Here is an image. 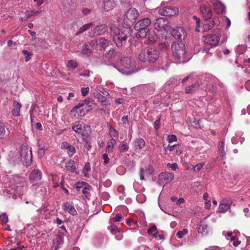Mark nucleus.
Masks as SVG:
<instances>
[{
    "mask_svg": "<svg viewBox=\"0 0 250 250\" xmlns=\"http://www.w3.org/2000/svg\"><path fill=\"white\" fill-rule=\"evenodd\" d=\"M106 97H102L101 98H99V101L103 105H108L110 104V103L109 101H107L106 98Z\"/></svg>",
    "mask_w": 250,
    "mask_h": 250,
    "instance_id": "obj_52",
    "label": "nucleus"
},
{
    "mask_svg": "<svg viewBox=\"0 0 250 250\" xmlns=\"http://www.w3.org/2000/svg\"><path fill=\"white\" fill-rule=\"evenodd\" d=\"M138 11L135 8L131 7L124 14L123 25L117 27L115 25L110 27V35L116 46L123 47L131 40L132 30V25L135 22L139 16Z\"/></svg>",
    "mask_w": 250,
    "mask_h": 250,
    "instance_id": "obj_1",
    "label": "nucleus"
},
{
    "mask_svg": "<svg viewBox=\"0 0 250 250\" xmlns=\"http://www.w3.org/2000/svg\"><path fill=\"white\" fill-rule=\"evenodd\" d=\"M231 241L233 242V245L234 247L238 246L241 243V241L236 237H232L231 238Z\"/></svg>",
    "mask_w": 250,
    "mask_h": 250,
    "instance_id": "obj_51",
    "label": "nucleus"
},
{
    "mask_svg": "<svg viewBox=\"0 0 250 250\" xmlns=\"http://www.w3.org/2000/svg\"><path fill=\"white\" fill-rule=\"evenodd\" d=\"M57 242L58 245H57V247L55 248L56 250H57L58 249H59V245H60L63 243V236L62 235L58 236L57 238Z\"/></svg>",
    "mask_w": 250,
    "mask_h": 250,
    "instance_id": "obj_49",
    "label": "nucleus"
},
{
    "mask_svg": "<svg viewBox=\"0 0 250 250\" xmlns=\"http://www.w3.org/2000/svg\"><path fill=\"white\" fill-rule=\"evenodd\" d=\"M65 167L68 171L78 173V172L77 171V167L73 160H70L67 162L65 163Z\"/></svg>",
    "mask_w": 250,
    "mask_h": 250,
    "instance_id": "obj_22",
    "label": "nucleus"
},
{
    "mask_svg": "<svg viewBox=\"0 0 250 250\" xmlns=\"http://www.w3.org/2000/svg\"><path fill=\"white\" fill-rule=\"evenodd\" d=\"M71 145L67 142H63L62 144L61 147L62 149H67L70 147Z\"/></svg>",
    "mask_w": 250,
    "mask_h": 250,
    "instance_id": "obj_64",
    "label": "nucleus"
},
{
    "mask_svg": "<svg viewBox=\"0 0 250 250\" xmlns=\"http://www.w3.org/2000/svg\"><path fill=\"white\" fill-rule=\"evenodd\" d=\"M39 13H40V12L38 11H27V12H26L25 15L26 16V18L28 19L34 15H37L39 14Z\"/></svg>",
    "mask_w": 250,
    "mask_h": 250,
    "instance_id": "obj_48",
    "label": "nucleus"
},
{
    "mask_svg": "<svg viewBox=\"0 0 250 250\" xmlns=\"http://www.w3.org/2000/svg\"><path fill=\"white\" fill-rule=\"evenodd\" d=\"M116 144V141L114 138H112L107 143L105 151L106 152H110L112 151V149L114 146Z\"/></svg>",
    "mask_w": 250,
    "mask_h": 250,
    "instance_id": "obj_31",
    "label": "nucleus"
},
{
    "mask_svg": "<svg viewBox=\"0 0 250 250\" xmlns=\"http://www.w3.org/2000/svg\"><path fill=\"white\" fill-rule=\"evenodd\" d=\"M38 147V156L39 158H41L44 156L45 151L47 149V147L42 144H39Z\"/></svg>",
    "mask_w": 250,
    "mask_h": 250,
    "instance_id": "obj_33",
    "label": "nucleus"
},
{
    "mask_svg": "<svg viewBox=\"0 0 250 250\" xmlns=\"http://www.w3.org/2000/svg\"><path fill=\"white\" fill-rule=\"evenodd\" d=\"M232 202L229 199H224L222 200L219 204V212L221 213L226 212L230 208Z\"/></svg>",
    "mask_w": 250,
    "mask_h": 250,
    "instance_id": "obj_18",
    "label": "nucleus"
},
{
    "mask_svg": "<svg viewBox=\"0 0 250 250\" xmlns=\"http://www.w3.org/2000/svg\"><path fill=\"white\" fill-rule=\"evenodd\" d=\"M91 169V167L89 163L87 162L86 163L84 167L83 170V173L84 174V176L86 177H89V174L88 173V172L90 171Z\"/></svg>",
    "mask_w": 250,
    "mask_h": 250,
    "instance_id": "obj_39",
    "label": "nucleus"
},
{
    "mask_svg": "<svg viewBox=\"0 0 250 250\" xmlns=\"http://www.w3.org/2000/svg\"><path fill=\"white\" fill-rule=\"evenodd\" d=\"M219 40L218 35L216 34H208L204 37V41L206 43L214 46L217 45Z\"/></svg>",
    "mask_w": 250,
    "mask_h": 250,
    "instance_id": "obj_14",
    "label": "nucleus"
},
{
    "mask_svg": "<svg viewBox=\"0 0 250 250\" xmlns=\"http://www.w3.org/2000/svg\"><path fill=\"white\" fill-rule=\"evenodd\" d=\"M108 30V26L105 24H100L97 25L94 28H92L89 31V35L91 37L103 35Z\"/></svg>",
    "mask_w": 250,
    "mask_h": 250,
    "instance_id": "obj_9",
    "label": "nucleus"
},
{
    "mask_svg": "<svg viewBox=\"0 0 250 250\" xmlns=\"http://www.w3.org/2000/svg\"><path fill=\"white\" fill-rule=\"evenodd\" d=\"M177 141V137L175 135H168V141L169 143Z\"/></svg>",
    "mask_w": 250,
    "mask_h": 250,
    "instance_id": "obj_61",
    "label": "nucleus"
},
{
    "mask_svg": "<svg viewBox=\"0 0 250 250\" xmlns=\"http://www.w3.org/2000/svg\"><path fill=\"white\" fill-rule=\"evenodd\" d=\"M154 27L158 30H164L167 32L170 31L171 27L169 25L168 21L166 18H159L153 21Z\"/></svg>",
    "mask_w": 250,
    "mask_h": 250,
    "instance_id": "obj_7",
    "label": "nucleus"
},
{
    "mask_svg": "<svg viewBox=\"0 0 250 250\" xmlns=\"http://www.w3.org/2000/svg\"><path fill=\"white\" fill-rule=\"evenodd\" d=\"M89 45L94 49L97 50H99L98 40L94 39L89 42Z\"/></svg>",
    "mask_w": 250,
    "mask_h": 250,
    "instance_id": "obj_40",
    "label": "nucleus"
},
{
    "mask_svg": "<svg viewBox=\"0 0 250 250\" xmlns=\"http://www.w3.org/2000/svg\"><path fill=\"white\" fill-rule=\"evenodd\" d=\"M107 229L110 232L113 234H115L117 232H119L120 231V229H119L116 225H112L107 227Z\"/></svg>",
    "mask_w": 250,
    "mask_h": 250,
    "instance_id": "obj_41",
    "label": "nucleus"
},
{
    "mask_svg": "<svg viewBox=\"0 0 250 250\" xmlns=\"http://www.w3.org/2000/svg\"><path fill=\"white\" fill-rule=\"evenodd\" d=\"M204 166L203 163H199L196 165L195 166H194V171H199L201 169L202 167Z\"/></svg>",
    "mask_w": 250,
    "mask_h": 250,
    "instance_id": "obj_58",
    "label": "nucleus"
},
{
    "mask_svg": "<svg viewBox=\"0 0 250 250\" xmlns=\"http://www.w3.org/2000/svg\"><path fill=\"white\" fill-rule=\"evenodd\" d=\"M13 109L12 111V115L15 117H18L20 115V110L21 104L16 100L13 102Z\"/></svg>",
    "mask_w": 250,
    "mask_h": 250,
    "instance_id": "obj_23",
    "label": "nucleus"
},
{
    "mask_svg": "<svg viewBox=\"0 0 250 250\" xmlns=\"http://www.w3.org/2000/svg\"><path fill=\"white\" fill-rule=\"evenodd\" d=\"M98 40L99 50H101L108 46L109 41L104 38H100Z\"/></svg>",
    "mask_w": 250,
    "mask_h": 250,
    "instance_id": "obj_28",
    "label": "nucleus"
},
{
    "mask_svg": "<svg viewBox=\"0 0 250 250\" xmlns=\"http://www.w3.org/2000/svg\"><path fill=\"white\" fill-rule=\"evenodd\" d=\"M171 50L177 63H185L189 60L183 43L174 42L171 45Z\"/></svg>",
    "mask_w": 250,
    "mask_h": 250,
    "instance_id": "obj_2",
    "label": "nucleus"
},
{
    "mask_svg": "<svg viewBox=\"0 0 250 250\" xmlns=\"http://www.w3.org/2000/svg\"><path fill=\"white\" fill-rule=\"evenodd\" d=\"M178 13V9L176 7L167 6L161 8L159 13L164 16L172 17L176 15Z\"/></svg>",
    "mask_w": 250,
    "mask_h": 250,
    "instance_id": "obj_11",
    "label": "nucleus"
},
{
    "mask_svg": "<svg viewBox=\"0 0 250 250\" xmlns=\"http://www.w3.org/2000/svg\"><path fill=\"white\" fill-rule=\"evenodd\" d=\"M23 54L25 55V60L26 62L29 61L30 59V55L31 54L28 52V51L26 50H22Z\"/></svg>",
    "mask_w": 250,
    "mask_h": 250,
    "instance_id": "obj_53",
    "label": "nucleus"
},
{
    "mask_svg": "<svg viewBox=\"0 0 250 250\" xmlns=\"http://www.w3.org/2000/svg\"><path fill=\"white\" fill-rule=\"evenodd\" d=\"M96 89H97V92L102 94V97L104 98L109 95L108 92L104 90V89H100V88H99L98 87H97Z\"/></svg>",
    "mask_w": 250,
    "mask_h": 250,
    "instance_id": "obj_50",
    "label": "nucleus"
},
{
    "mask_svg": "<svg viewBox=\"0 0 250 250\" xmlns=\"http://www.w3.org/2000/svg\"><path fill=\"white\" fill-rule=\"evenodd\" d=\"M91 109V105L83 106V104L80 103L72 108L71 112H76L78 117H83Z\"/></svg>",
    "mask_w": 250,
    "mask_h": 250,
    "instance_id": "obj_13",
    "label": "nucleus"
},
{
    "mask_svg": "<svg viewBox=\"0 0 250 250\" xmlns=\"http://www.w3.org/2000/svg\"><path fill=\"white\" fill-rule=\"evenodd\" d=\"M168 168H170L172 170L175 171L178 168V165L176 163L170 164L168 163L167 165Z\"/></svg>",
    "mask_w": 250,
    "mask_h": 250,
    "instance_id": "obj_54",
    "label": "nucleus"
},
{
    "mask_svg": "<svg viewBox=\"0 0 250 250\" xmlns=\"http://www.w3.org/2000/svg\"><path fill=\"white\" fill-rule=\"evenodd\" d=\"M122 218V215L120 214H117L116 215L115 217L113 218L112 220L114 222H116L120 221L121 220Z\"/></svg>",
    "mask_w": 250,
    "mask_h": 250,
    "instance_id": "obj_62",
    "label": "nucleus"
},
{
    "mask_svg": "<svg viewBox=\"0 0 250 250\" xmlns=\"http://www.w3.org/2000/svg\"><path fill=\"white\" fill-rule=\"evenodd\" d=\"M157 230V228L155 226H153L150 227L147 230V232L148 234H152L154 232H156Z\"/></svg>",
    "mask_w": 250,
    "mask_h": 250,
    "instance_id": "obj_63",
    "label": "nucleus"
},
{
    "mask_svg": "<svg viewBox=\"0 0 250 250\" xmlns=\"http://www.w3.org/2000/svg\"><path fill=\"white\" fill-rule=\"evenodd\" d=\"M218 150L221 157H224L226 155V151L225 148V143L223 141H220L218 143Z\"/></svg>",
    "mask_w": 250,
    "mask_h": 250,
    "instance_id": "obj_35",
    "label": "nucleus"
},
{
    "mask_svg": "<svg viewBox=\"0 0 250 250\" xmlns=\"http://www.w3.org/2000/svg\"><path fill=\"white\" fill-rule=\"evenodd\" d=\"M103 159L104 160V164L106 165L109 163V159L108 158V155L106 153H104L102 155Z\"/></svg>",
    "mask_w": 250,
    "mask_h": 250,
    "instance_id": "obj_59",
    "label": "nucleus"
},
{
    "mask_svg": "<svg viewBox=\"0 0 250 250\" xmlns=\"http://www.w3.org/2000/svg\"><path fill=\"white\" fill-rule=\"evenodd\" d=\"M82 94L83 96H85L89 91V88L88 87H82L81 89Z\"/></svg>",
    "mask_w": 250,
    "mask_h": 250,
    "instance_id": "obj_55",
    "label": "nucleus"
},
{
    "mask_svg": "<svg viewBox=\"0 0 250 250\" xmlns=\"http://www.w3.org/2000/svg\"><path fill=\"white\" fill-rule=\"evenodd\" d=\"M151 24V20L148 18H144L137 21L134 25V28L137 31V38H144L146 36L149 29L148 27Z\"/></svg>",
    "mask_w": 250,
    "mask_h": 250,
    "instance_id": "obj_4",
    "label": "nucleus"
},
{
    "mask_svg": "<svg viewBox=\"0 0 250 250\" xmlns=\"http://www.w3.org/2000/svg\"><path fill=\"white\" fill-rule=\"evenodd\" d=\"M208 225L205 223V221H201L200 225L198 228V233L207 234L208 233Z\"/></svg>",
    "mask_w": 250,
    "mask_h": 250,
    "instance_id": "obj_26",
    "label": "nucleus"
},
{
    "mask_svg": "<svg viewBox=\"0 0 250 250\" xmlns=\"http://www.w3.org/2000/svg\"><path fill=\"white\" fill-rule=\"evenodd\" d=\"M199 86V83L198 82H196L194 83L191 84V85L186 87L185 92L187 94L191 93L193 91L194 88L196 87H198Z\"/></svg>",
    "mask_w": 250,
    "mask_h": 250,
    "instance_id": "obj_32",
    "label": "nucleus"
},
{
    "mask_svg": "<svg viewBox=\"0 0 250 250\" xmlns=\"http://www.w3.org/2000/svg\"><path fill=\"white\" fill-rule=\"evenodd\" d=\"M104 9L106 11L112 10L116 6L115 0H103Z\"/></svg>",
    "mask_w": 250,
    "mask_h": 250,
    "instance_id": "obj_20",
    "label": "nucleus"
},
{
    "mask_svg": "<svg viewBox=\"0 0 250 250\" xmlns=\"http://www.w3.org/2000/svg\"><path fill=\"white\" fill-rule=\"evenodd\" d=\"M145 146V142L142 138L136 139L133 142V147L136 150H141Z\"/></svg>",
    "mask_w": 250,
    "mask_h": 250,
    "instance_id": "obj_24",
    "label": "nucleus"
},
{
    "mask_svg": "<svg viewBox=\"0 0 250 250\" xmlns=\"http://www.w3.org/2000/svg\"><path fill=\"white\" fill-rule=\"evenodd\" d=\"M13 181L17 187H23L26 185L24 178L18 175L14 176Z\"/></svg>",
    "mask_w": 250,
    "mask_h": 250,
    "instance_id": "obj_21",
    "label": "nucleus"
},
{
    "mask_svg": "<svg viewBox=\"0 0 250 250\" xmlns=\"http://www.w3.org/2000/svg\"><path fill=\"white\" fill-rule=\"evenodd\" d=\"M171 35L177 40H182L187 36V33L184 28L178 27L171 31Z\"/></svg>",
    "mask_w": 250,
    "mask_h": 250,
    "instance_id": "obj_15",
    "label": "nucleus"
},
{
    "mask_svg": "<svg viewBox=\"0 0 250 250\" xmlns=\"http://www.w3.org/2000/svg\"><path fill=\"white\" fill-rule=\"evenodd\" d=\"M86 128L90 129V126L86 125L79 121L76 122L72 126V130L76 133L81 134L83 137L87 136V135L83 132V130Z\"/></svg>",
    "mask_w": 250,
    "mask_h": 250,
    "instance_id": "obj_12",
    "label": "nucleus"
},
{
    "mask_svg": "<svg viewBox=\"0 0 250 250\" xmlns=\"http://www.w3.org/2000/svg\"><path fill=\"white\" fill-rule=\"evenodd\" d=\"M114 52V50L113 48L110 49L108 51H106L104 54V56L107 59H109L110 57L113 55Z\"/></svg>",
    "mask_w": 250,
    "mask_h": 250,
    "instance_id": "obj_45",
    "label": "nucleus"
},
{
    "mask_svg": "<svg viewBox=\"0 0 250 250\" xmlns=\"http://www.w3.org/2000/svg\"><path fill=\"white\" fill-rule=\"evenodd\" d=\"M205 80L209 83L208 84V89L212 93H215L217 89L215 84L216 82L217 81L216 78L212 75H209L205 77Z\"/></svg>",
    "mask_w": 250,
    "mask_h": 250,
    "instance_id": "obj_16",
    "label": "nucleus"
},
{
    "mask_svg": "<svg viewBox=\"0 0 250 250\" xmlns=\"http://www.w3.org/2000/svg\"><path fill=\"white\" fill-rule=\"evenodd\" d=\"M42 177V173L38 169H34L29 175V179L31 183H36L40 181Z\"/></svg>",
    "mask_w": 250,
    "mask_h": 250,
    "instance_id": "obj_17",
    "label": "nucleus"
},
{
    "mask_svg": "<svg viewBox=\"0 0 250 250\" xmlns=\"http://www.w3.org/2000/svg\"><path fill=\"white\" fill-rule=\"evenodd\" d=\"M121 65L128 70L127 74H131L137 72L138 69L136 68V62L132 57H124L121 59Z\"/></svg>",
    "mask_w": 250,
    "mask_h": 250,
    "instance_id": "obj_6",
    "label": "nucleus"
},
{
    "mask_svg": "<svg viewBox=\"0 0 250 250\" xmlns=\"http://www.w3.org/2000/svg\"><path fill=\"white\" fill-rule=\"evenodd\" d=\"M63 208L64 210L67 211L72 215H75L77 213L73 206L69 202H66V203H64L63 205Z\"/></svg>",
    "mask_w": 250,
    "mask_h": 250,
    "instance_id": "obj_25",
    "label": "nucleus"
},
{
    "mask_svg": "<svg viewBox=\"0 0 250 250\" xmlns=\"http://www.w3.org/2000/svg\"><path fill=\"white\" fill-rule=\"evenodd\" d=\"M147 34L149 43H153L156 41L157 39V36L153 30L151 31V29H150Z\"/></svg>",
    "mask_w": 250,
    "mask_h": 250,
    "instance_id": "obj_30",
    "label": "nucleus"
},
{
    "mask_svg": "<svg viewBox=\"0 0 250 250\" xmlns=\"http://www.w3.org/2000/svg\"><path fill=\"white\" fill-rule=\"evenodd\" d=\"M160 56L159 51L153 48H145L141 50L138 55V59L142 62L155 63Z\"/></svg>",
    "mask_w": 250,
    "mask_h": 250,
    "instance_id": "obj_3",
    "label": "nucleus"
},
{
    "mask_svg": "<svg viewBox=\"0 0 250 250\" xmlns=\"http://www.w3.org/2000/svg\"><path fill=\"white\" fill-rule=\"evenodd\" d=\"M76 152L75 148L72 145L70 146L69 148L67 149V153L70 157L72 156Z\"/></svg>",
    "mask_w": 250,
    "mask_h": 250,
    "instance_id": "obj_47",
    "label": "nucleus"
},
{
    "mask_svg": "<svg viewBox=\"0 0 250 250\" xmlns=\"http://www.w3.org/2000/svg\"><path fill=\"white\" fill-rule=\"evenodd\" d=\"M75 188L78 191L82 190V192L84 195V198L90 199L91 196L90 191L91 187L89 185L84 182H79L75 184Z\"/></svg>",
    "mask_w": 250,
    "mask_h": 250,
    "instance_id": "obj_8",
    "label": "nucleus"
},
{
    "mask_svg": "<svg viewBox=\"0 0 250 250\" xmlns=\"http://www.w3.org/2000/svg\"><path fill=\"white\" fill-rule=\"evenodd\" d=\"M81 52L86 56H89L91 54V50L88 44H84L82 46Z\"/></svg>",
    "mask_w": 250,
    "mask_h": 250,
    "instance_id": "obj_34",
    "label": "nucleus"
},
{
    "mask_svg": "<svg viewBox=\"0 0 250 250\" xmlns=\"http://www.w3.org/2000/svg\"><path fill=\"white\" fill-rule=\"evenodd\" d=\"M174 179V174L168 172L161 173L158 176V182L161 185L170 183Z\"/></svg>",
    "mask_w": 250,
    "mask_h": 250,
    "instance_id": "obj_10",
    "label": "nucleus"
},
{
    "mask_svg": "<svg viewBox=\"0 0 250 250\" xmlns=\"http://www.w3.org/2000/svg\"><path fill=\"white\" fill-rule=\"evenodd\" d=\"M92 25L93 23L92 22H90L83 25L79 29L76 34L78 35L83 33V32L89 29Z\"/></svg>",
    "mask_w": 250,
    "mask_h": 250,
    "instance_id": "obj_36",
    "label": "nucleus"
},
{
    "mask_svg": "<svg viewBox=\"0 0 250 250\" xmlns=\"http://www.w3.org/2000/svg\"><path fill=\"white\" fill-rule=\"evenodd\" d=\"M6 131L4 125H0V139L4 138L5 136Z\"/></svg>",
    "mask_w": 250,
    "mask_h": 250,
    "instance_id": "obj_46",
    "label": "nucleus"
},
{
    "mask_svg": "<svg viewBox=\"0 0 250 250\" xmlns=\"http://www.w3.org/2000/svg\"><path fill=\"white\" fill-rule=\"evenodd\" d=\"M107 126L109 128V135L111 137H118V132L111 125L107 122Z\"/></svg>",
    "mask_w": 250,
    "mask_h": 250,
    "instance_id": "obj_29",
    "label": "nucleus"
},
{
    "mask_svg": "<svg viewBox=\"0 0 250 250\" xmlns=\"http://www.w3.org/2000/svg\"><path fill=\"white\" fill-rule=\"evenodd\" d=\"M153 237L157 240H161L164 238L163 235L159 232H155V233L153 234Z\"/></svg>",
    "mask_w": 250,
    "mask_h": 250,
    "instance_id": "obj_56",
    "label": "nucleus"
},
{
    "mask_svg": "<svg viewBox=\"0 0 250 250\" xmlns=\"http://www.w3.org/2000/svg\"><path fill=\"white\" fill-rule=\"evenodd\" d=\"M169 44L167 42H161L158 44V48L162 50H165L168 48Z\"/></svg>",
    "mask_w": 250,
    "mask_h": 250,
    "instance_id": "obj_42",
    "label": "nucleus"
},
{
    "mask_svg": "<svg viewBox=\"0 0 250 250\" xmlns=\"http://www.w3.org/2000/svg\"><path fill=\"white\" fill-rule=\"evenodd\" d=\"M64 177H62V181L61 182V188L67 194L69 193L68 190L64 187Z\"/></svg>",
    "mask_w": 250,
    "mask_h": 250,
    "instance_id": "obj_57",
    "label": "nucleus"
},
{
    "mask_svg": "<svg viewBox=\"0 0 250 250\" xmlns=\"http://www.w3.org/2000/svg\"><path fill=\"white\" fill-rule=\"evenodd\" d=\"M80 104H83V106L91 105V107L92 104L96 105V103H94V101L89 98H85Z\"/></svg>",
    "mask_w": 250,
    "mask_h": 250,
    "instance_id": "obj_38",
    "label": "nucleus"
},
{
    "mask_svg": "<svg viewBox=\"0 0 250 250\" xmlns=\"http://www.w3.org/2000/svg\"><path fill=\"white\" fill-rule=\"evenodd\" d=\"M200 10L205 20L208 21L211 19L212 12L209 7L205 5H202Z\"/></svg>",
    "mask_w": 250,
    "mask_h": 250,
    "instance_id": "obj_19",
    "label": "nucleus"
},
{
    "mask_svg": "<svg viewBox=\"0 0 250 250\" xmlns=\"http://www.w3.org/2000/svg\"><path fill=\"white\" fill-rule=\"evenodd\" d=\"M213 7L214 10L218 14H222L225 10V5L220 2H216L214 3Z\"/></svg>",
    "mask_w": 250,
    "mask_h": 250,
    "instance_id": "obj_27",
    "label": "nucleus"
},
{
    "mask_svg": "<svg viewBox=\"0 0 250 250\" xmlns=\"http://www.w3.org/2000/svg\"><path fill=\"white\" fill-rule=\"evenodd\" d=\"M18 159L24 165L28 166L30 165L32 160L31 148L27 146L22 145L20 148Z\"/></svg>",
    "mask_w": 250,
    "mask_h": 250,
    "instance_id": "obj_5",
    "label": "nucleus"
},
{
    "mask_svg": "<svg viewBox=\"0 0 250 250\" xmlns=\"http://www.w3.org/2000/svg\"><path fill=\"white\" fill-rule=\"evenodd\" d=\"M188 232V230L187 229H183L182 230L178 231L176 235L179 238H182L184 235L187 234Z\"/></svg>",
    "mask_w": 250,
    "mask_h": 250,
    "instance_id": "obj_44",
    "label": "nucleus"
},
{
    "mask_svg": "<svg viewBox=\"0 0 250 250\" xmlns=\"http://www.w3.org/2000/svg\"><path fill=\"white\" fill-rule=\"evenodd\" d=\"M160 120L161 119L160 117H159L155 122L154 123V128L156 129H158L160 127Z\"/></svg>",
    "mask_w": 250,
    "mask_h": 250,
    "instance_id": "obj_60",
    "label": "nucleus"
},
{
    "mask_svg": "<svg viewBox=\"0 0 250 250\" xmlns=\"http://www.w3.org/2000/svg\"><path fill=\"white\" fill-rule=\"evenodd\" d=\"M118 148L121 152H124L128 150L129 146L125 142L123 141L119 145Z\"/></svg>",
    "mask_w": 250,
    "mask_h": 250,
    "instance_id": "obj_37",
    "label": "nucleus"
},
{
    "mask_svg": "<svg viewBox=\"0 0 250 250\" xmlns=\"http://www.w3.org/2000/svg\"><path fill=\"white\" fill-rule=\"evenodd\" d=\"M78 62L75 60H70L68 62L67 66L72 69H75L78 67Z\"/></svg>",
    "mask_w": 250,
    "mask_h": 250,
    "instance_id": "obj_43",
    "label": "nucleus"
}]
</instances>
